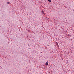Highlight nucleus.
<instances>
[{"mask_svg":"<svg viewBox=\"0 0 74 74\" xmlns=\"http://www.w3.org/2000/svg\"><path fill=\"white\" fill-rule=\"evenodd\" d=\"M42 13L43 14H44V15H45V13H44V12L43 11H42Z\"/></svg>","mask_w":74,"mask_h":74,"instance_id":"3","label":"nucleus"},{"mask_svg":"<svg viewBox=\"0 0 74 74\" xmlns=\"http://www.w3.org/2000/svg\"><path fill=\"white\" fill-rule=\"evenodd\" d=\"M48 1L49 2H50V3H51V0H48Z\"/></svg>","mask_w":74,"mask_h":74,"instance_id":"4","label":"nucleus"},{"mask_svg":"<svg viewBox=\"0 0 74 74\" xmlns=\"http://www.w3.org/2000/svg\"><path fill=\"white\" fill-rule=\"evenodd\" d=\"M7 4H10V3L9 2H8Z\"/></svg>","mask_w":74,"mask_h":74,"instance_id":"5","label":"nucleus"},{"mask_svg":"<svg viewBox=\"0 0 74 74\" xmlns=\"http://www.w3.org/2000/svg\"><path fill=\"white\" fill-rule=\"evenodd\" d=\"M45 64L46 66H48V63L47 62H46Z\"/></svg>","mask_w":74,"mask_h":74,"instance_id":"2","label":"nucleus"},{"mask_svg":"<svg viewBox=\"0 0 74 74\" xmlns=\"http://www.w3.org/2000/svg\"><path fill=\"white\" fill-rule=\"evenodd\" d=\"M57 45H58V44H57Z\"/></svg>","mask_w":74,"mask_h":74,"instance_id":"6","label":"nucleus"},{"mask_svg":"<svg viewBox=\"0 0 74 74\" xmlns=\"http://www.w3.org/2000/svg\"><path fill=\"white\" fill-rule=\"evenodd\" d=\"M67 36L68 37H71V35H70L69 34H68Z\"/></svg>","mask_w":74,"mask_h":74,"instance_id":"1","label":"nucleus"}]
</instances>
